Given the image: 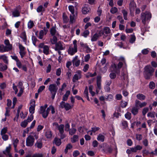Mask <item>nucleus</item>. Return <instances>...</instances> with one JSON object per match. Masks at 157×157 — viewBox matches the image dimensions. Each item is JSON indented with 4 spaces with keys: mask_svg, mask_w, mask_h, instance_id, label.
Listing matches in <instances>:
<instances>
[{
    "mask_svg": "<svg viewBox=\"0 0 157 157\" xmlns=\"http://www.w3.org/2000/svg\"><path fill=\"white\" fill-rule=\"evenodd\" d=\"M144 75L145 78L146 79H150L154 71V69L151 66L147 65L144 67Z\"/></svg>",
    "mask_w": 157,
    "mask_h": 157,
    "instance_id": "nucleus-1",
    "label": "nucleus"
},
{
    "mask_svg": "<svg viewBox=\"0 0 157 157\" xmlns=\"http://www.w3.org/2000/svg\"><path fill=\"white\" fill-rule=\"evenodd\" d=\"M48 89L52 95V99H54L58 89V87L55 84H50L49 86Z\"/></svg>",
    "mask_w": 157,
    "mask_h": 157,
    "instance_id": "nucleus-2",
    "label": "nucleus"
},
{
    "mask_svg": "<svg viewBox=\"0 0 157 157\" xmlns=\"http://www.w3.org/2000/svg\"><path fill=\"white\" fill-rule=\"evenodd\" d=\"M151 17V14L148 12L142 13L141 14V19L143 23L145 24L146 21L149 20Z\"/></svg>",
    "mask_w": 157,
    "mask_h": 157,
    "instance_id": "nucleus-3",
    "label": "nucleus"
},
{
    "mask_svg": "<svg viewBox=\"0 0 157 157\" xmlns=\"http://www.w3.org/2000/svg\"><path fill=\"white\" fill-rule=\"evenodd\" d=\"M73 45H71L68 50V53L71 55H73L77 51V41L74 40L73 41Z\"/></svg>",
    "mask_w": 157,
    "mask_h": 157,
    "instance_id": "nucleus-4",
    "label": "nucleus"
},
{
    "mask_svg": "<svg viewBox=\"0 0 157 157\" xmlns=\"http://www.w3.org/2000/svg\"><path fill=\"white\" fill-rule=\"evenodd\" d=\"M35 139L32 135H29L26 139V145L27 146H32L34 142Z\"/></svg>",
    "mask_w": 157,
    "mask_h": 157,
    "instance_id": "nucleus-5",
    "label": "nucleus"
},
{
    "mask_svg": "<svg viewBox=\"0 0 157 157\" xmlns=\"http://www.w3.org/2000/svg\"><path fill=\"white\" fill-rule=\"evenodd\" d=\"M73 106V105H71L68 103H66L63 101H62L60 103L59 107L62 109L64 108L66 111H67L71 109Z\"/></svg>",
    "mask_w": 157,
    "mask_h": 157,
    "instance_id": "nucleus-6",
    "label": "nucleus"
},
{
    "mask_svg": "<svg viewBox=\"0 0 157 157\" xmlns=\"http://www.w3.org/2000/svg\"><path fill=\"white\" fill-rule=\"evenodd\" d=\"M82 77V72L80 70L77 71L73 77L72 81L74 82H76L80 79Z\"/></svg>",
    "mask_w": 157,
    "mask_h": 157,
    "instance_id": "nucleus-7",
    "label": "nucleus"
},
{
    "mask_svg": "<svg viewBox=\"0 0 157 157\" xmlns=\"http://www.w3.org/2000/svg\"><path fill=\"white\" fill-rule=\"evenodd\" d=\"M147 105L146 102H141L138 100H136L135 101V105L137 108H141Z\"/></svg>",
    "mask_w": 157,
    "mask_h": 157,
    "instance_id": "nucleus-8",
    "label": "nucleus"
},
{
    "mask_svg": "<svg viewBox=\"0 0 157 157\" xmlns=\"http://www.w3.org/2000/svg\"><path fill=\"white\" fill-rule=\"evenodd\" d=\"M11 50V46L9 45V46H4L3 45H0V52L3 53L6 52H8Z\"/></svg>",
    "mask_w": 157,
    "mask_h": 157,
    "instance_id": "nucleus-9",
    "label": "nucleus"
},
{
    "mask_svg": "<svg viewBox=\"0 0 157 157\" xmlns=\"http://www.w3.org/2000/svg\"><path fill=\"white\" fill-rule=\"evenodd\" d=\"M35 102L34 100H32L31 101L30 104V106L29 108V111L32 114L34 112Z\"/></svg>",
    "mask_w": 157,
    "mask_h": 157,
    "instance_id": "nucleus-10",
    "label": "nucleus"
},
{
    "mask_svg": "<svg viewBox=\"0 0 157 157\" xmlns=\"http://www.w3.org/2000/svg\"><path fill=\"white\" fill-rule=\"evenodd\" d=\"M49 109H48V108L46 110V109L43 110L40 109L39 113L40 114H42V117L43 118H46L48 115L49 113Z\"/></svg>",
    "mask_w": 157,
    "mask_h": 157,
    "instance_id": "nucleus-11",
    "label": "nucleus"
},
{
    "mask_svg": "<svg viewBox=\"0 0 157 157\" xmlns=\"http://www.w3.org/2000/svg\"><path fill=\"white\" fill-rule=\"evenodd\" d=\"M78 58V56H75L72 60L73 65L77 67L79 66L80 63V60Z\"/></svg>",
    "mask_w": 157,
    "mask_h": 157,
    "instance_id": "nucleus-12",
    "label": "nucleus"
},
{
    "mask_svg": "<svg viewBox=\"0 0 157 157\" xmlns=\"http://www.w3.org/2000/svg\"><path fill=\"white\" fill-rule=\"evenodd\" d=\"M48 31V30L45 27H44L43 30H41L39 32V38L42 39L44 35H45Z\"/></svg>",
    "mask_w": 157,
    "mask_h": 157,
    "instance_id": "nucleus-13",
    "label": "nucleus"
},
{
    "mask_svg": "<svg viewBox=\"0 0 157 157\" xmlns=\"http://www.w3.org/2000/svg\"><path fill=\"white\" fill-rule=\"evenodd\" d=\"M110 70L111 72H114L117 74H119L120 72L119 70H118L117 65L115 64H113L111 65Z\"/></svg>",
    "mask_w": 157,
    "mask_h": 157,
    "instance_id": "nucleus-14",
    "label": "nucleus"
},
{
    "mask_svg": "<svg viewBox=\"0 0 157 157\" xmlns=\"http://www.w3.org/2000/svg\"><path fill=\"white\" fill-rule=\"evenodd\" d=\"M50 33L51 35L54 36L53 39H57L58 38L56 36L58 35V33L57 32L55 28L54 27H52L50 29Z\"/></svg>",
    "mask_w": 157,
    "mask_h": 157,
    "instance_id": "nucleus-15",
    "label": "nucleus"
},
{
    "mask_svg": "<svg viewBox=\"0 0 157 157\" xmlns=\"http://www.w3.org/2000/svg\"><path fill=\"white\" fill-rule=\"evenodd\" d=\"M90 11V9L88 7L87 5H85V6L82 7V11L83 14H86L89 12Z\"/></svg>",
    "mask_w": 157,
    "mask_h": 157,
    "instance_id": "nucleus-16",
    "label": "nucleus"
},
{
    "mask_svg": "<svg viewBox=\"0 0 157 157\" xmlns=\"http://www.w3.org/2000/svg\"><path fill=\"white\" fill-rule=\"evenodd\" d=\"M0 59H2L3 61V62L6 64H8L9 60L8 57L6 55L0 56Z\"/></svg>",
    "mask_w": 157,
    "mask_h": 157,
    "instance_id": "nucleus-17",
    "label": "nucleus"
},
{
    "mask_svg": "<svg viewBox=\"0 0 157 157\" xmlns=\"http://www.w3.org/2000/svg\"><path fill=\"white\" fill-rule=\"evenodd\" d=\"M136 4L133 0L131 1L129 4V9L130 12L134 11L136 8Z\"/></svg>",
    "mask_w": 157,
    "mask_h": 157,
    "instance_id": "nucleus-18",
    "label": "nucleus"
},
{
    "mask_svg": "<svg viewBox=\"0 0 157 157\" xmlns=\"http://www.w3.org/2000/svg\"><path fill=\"white\" fill-rule=\"evenodd\" d=\"M63 49L62 44L60 41L57 42L56 45L55 50L57 51L58 50H62Z\"/></svg>",
    "mask_w": 157,
    "mask_h": 157,
    "instance_id": "nucleus-19",
    "label": "nucleus"
},
{
    "mask_svg": "<svg viewBox=\"0 0 157 157\" xmlns=\"http://www.w3.org/2000/svg\"><path fill=\"white\" fill-rule=\"evenodd\" d=\"M142 148V147L141 146L137 145L136 147H131V150L132 151V152H137L138 150H140Z\"/></svg>",
    "mask_w": 157,
    "mask_h": 157,
    "instance_id": "nucleus-20",
    "label": "nucleus"
},
{
    "mask_svg": "<svg viewBox=\"0 0 157 157\" xmlns=\"http://www.w3.org/2000/svg\"><path fill=\"white\" fill-rule=\"evenodd\" d=\"M136 97L138 100L141 101L144 100L146 98V96L145 95L140 93H139L137 94L136 96Z\"/></svg>",
    "mask_w": 157,
    "mask_h": 157,
    "instance_id": "nucleus-21",
    "label": "nucleus"
},
{
    "mask_svg": "<svg viewBox=\"0 0 157 157\" xmlns=\"http://www.w3.org/2000/svg\"><path fill=\"white\" fill-rule=\"evenodd\" d=\"M101 77L100 76H99L97 77V87L99 90H100L101 88Z\"/></svg>",
    "mask_w": 157,
    "mask_h": 157,
    "instance_id": "nucleus-22",
    "label": "nucleus"
},
{
    "mask_svg": "<svg viewBox=\"0 0 157 157\" xmlns=\"http://www.w3.org/2000/svg\"><path fill=\"white\" fill-rule=\"evenodd\" d=\"M70 92L69 90L67 91L66 92V93L63 96V101H66L67 99L68 98V96L69 95H70Z\"/></svg>",
    "mask_w": 157,
    "mask_h": 157,
    "instance_id": "nucleus-23",
    "label": "nucleus"
},
{
    "mask_svg": "<svg viewBox=\"0 0 157 157\" xmlns=\"http://www.w3.org/2000/svg\"><path fill=\"white\" fill-rule=\"evenodd\" d=\"M103 34V33L102 31H100L98 33H95L93 36L92 39H97L98 38L99 36H101Z\"/></svg>",
    "mask_w": 157,
    "mask_h": 157,
    "instance_id": "nucleus-24",
    "label": "nucleus"
},
{
    "mask_svg": "<svg viewBox=\"0 0 157 157\" xmlns=\"http://www.w3.org/2000/svg\"><path fill=\"white\" fill-rule=\"evenodd\" d=\"M83 95L84 97L86 98L87 100L88 101H90V100L88 96L89 94L88 90V88L87 86L85 88V89L84 91Z\"/></svg>",
    "mask_w": 157,
    "mask_h": 157,
    "instance_id": "nucleus-25",
    "label": "nucleus"
},
{
    "mask_svg": "<svg viewBox=\"0 0 157 157\" xmlns=\"http://www.w3.org/2000/svg\"><path fill=\"white\" fill-rule=\"evenodd\" d=\"M105 147L103 149L104 151L106 152H111L112 151V149L111 147L108 146L106 145V144H105Z\"/></svg>",
    "mask_w": 157,
    "mask_h": 157,
    "instance_id": "nucleus-26",
    "label": "nucleus"
},
{
    "mask_svg": "<svg viewBox=\"0 0 157 157\" xmlns=\"http://www.w3.org/2000/svg\"><path fill=\"white\" fill-rule=\"evenodd\" d=\"M131 112L134 115L137 114L138 112V109L137 107H133L132 108Z\"/></svg>",
    "mask_w": 157,
    "mask_h": 157,
    "instance_id": "nucleus-27",
    "label": "nucleus"
},
{
    "mask_svg": "<svg viewBox=\"0 0 157 157\" xmlns=\"http://www.w3.org/2000/svg\"><path fill=\"white\" fill-rule=\"evenodd\" d=\"M37 11L40 13V12H43L45 11V9L42 5L39 6L36 9Z\"/></svg>",
    "mask_w": 157,
    "mask_h": 157,
    "instance_id": "nucleus-28",
    "label": "nucleus"
},
{
    "mask_svg": "<svg viewBox=\"0 0 157 157\" xmlns=\"http://www.w3.org/2000/svg\"><path fill=\"white\" fill-rule=\"evenodd\" d=\"M43 52L46 55H48L49 54V48L48 46L45 45L43 47Z\"/></svg>",
    "mask_w": 157,
    "mask_h": 157,
    "instance_id": "nucleus-29",
    "label": "nucleus"
},
{
    "mask_svg": "<svg viewBox=\"0 0 157 157\" xmlns=\"http://www.w3.org/2000/svg\"><path fill=\"white\" fill-rule=\"evenodd\" d=\"M7 68V67L6 65L0 63V71H4L6 70Z\"/></svg>",
    "mask_w": 157,
    "mask_h": 157,
    "instance_id": "nucleus-30",
    "label": "nucleus"
},
{
    "mask_svg": "<svg viewBox=\"0 0 157 157\" xmlns=\"http://www.w3.org/2000/svg\"><path fill=\"white\" fill-rule=\"evenodd\" d=\"M54 142L57 146H59L61 144V140L56 137L54 139Z\"/></svg>",
    "mask_w": 157,
    "mask_h": 157,
    "instance_id": "nucleus-31",
    "label": "nucleus"
},
{
    "mask_svg": "<svg viewBox=\"0 0 157 157\" xmlns=\"http://www.w3.org/2000/svg\"><path fill=\"white\" fill-rule=\"evenodd\" d=\"M12 15L14 17H18L20 16V12L17 10L16 9L13 12Z\"/></svg>",
    "mask_w": 157,
    "mask_h": 157,
    "instance_id": "nucleus-32",
    "label": "nucleus"
},
{
    "mask_svg": "<svg viewBox=\"0 0 157 157\" xmlns=\"http://www.w3.org/2000/svg\"><path fill=\"white\" fill-rule=\"evenodd\" d=\"M69 131V134L71 135H72L75 134L76 131V129L73 127L70 129Z\"/></svg>",
    "mask_w": 157,
    "mask_h": 157,
    "instance_id": "nucleus-33",
    "label": "nucleus"
},
{
    "mask_svg": "<svg viewBox=\"0 0 157 157\" xmlns=\"http://www.w3.org/2000/svg\"><path fill=\"white\" fill-rule=\"evenodd\" d=\"M45 136L47 138H50L52 136V133L50 131H48L45 133Z\"/></svg>",
    "mask_w": 157,
    "mask_h": 157,
    "instance_id": "nucleus-34",
    "label": "nucleus"
},
{
    "mask_svg": "<svg viewBox=\"0 0 157 157\" xmlns=\"http://www.w3.org/2000/svg\"><path fill=\"white\" fill-rule=\"evenodd\" d=\"M97 139L98 141L103 142L104 140L105 137L103 135L100 134L98 136Z\"/></svg>",
    "mask_w": 157,
    "mask_h": 157,
    "instance_id": "nucleus-35",
    "label": "nucleus"
},
{
    "mask_svg": "<svg viewBox=\"0 0 157 157\" xmlns=\"http://www.w3.org/2000/svg\"><path fill=\"white\" fill-rule=\"evenodd\" d=\"M64 125L63 124H60L58 127V128L59 130L60 133H62L64 132Z\"/></svg>",
    "mask_w": 157,
    "mask_h": 157,
    "instance_id": "nucleus-36",
    "label": "nucleus"
},
{
    "mask_svg": "<svg viewBox=\"0 0 157 157\" xmlns=\"http://www.w3.org/2000/svg\"><path fill=\"white\" fill-rule=\"evenodd\" d=\"M78 140V136L77 135H74L73 137L71 138V141L72 143H74Z\"/></svg>",
    "mask_w": 157,
    "mask_h": 157,
    "instance_id": "nucleus-37",
    "label": "nucleus"
},
{
    "mask_svg": "<svg viewBox=\"0 0 157 157\" xmlns=\"http://www.w3.org/2000/svg\"><path fill=\"white\" fill-rule=\"evenodd\" d=\"M110 30L109 28L107 27H105L103 29V31H102L103 33V34L104 33H105V34H108L110 32Z\"/></svg>",
    "mask_w": 157,
    "mask_h": 157,
    "instance_id": "nucleus-38",
    "label": "nucleus"
},
{
    "mask_svg": "<svg viewBox=\"0 0 157 157\" xmlns=\"http://www.w3.org/2000/svg\"><path fill=\"white\" fill-rule=\"evenodd\" d=\"M72 147V146L71 144H68L66 147L65 149V153H67L68 151V150L71 149Z\"/></svg>",
    "mask_w": 157,
    "mask_h": 157,
    "instance_id": "nucleus-39",
    "label": "nucleus"
},
{
    "mask_svg": "<svg viewBox=\"0 0 157 157\" xmlns=\"http://www.w3.org/2000/svg\"><path fill=\"white\" fill-rule=\"evenodd\" d=\"M122 13L123 14L124 19L125 20H127V15L128 14V12L127 11L125 10H122Z\"/></svg>",
    "mask_w": 157,
    "mask_h": 157,
    "instance_id": "nucleus-40",
    "label": "nucleus"
},
{
    "mask_svg": "<svg viewBox=\"0 0 157 157\" xmlns=\"http://www.w3.org/2000/svg\"><path fill=\"white\" fill-rule=\"evenodd\" d=\"M34 25V23L33 21L30 20L28 23V28L30 29L32 28Z\"/></svg>",
    "mask_w": 157,
    "mask_h": 157,
    "instance_id": "nucleus-41",
    "label": "nucleus"
},
{
    "mask_svg": "<svg viewBox=\"0 0 157 157\" xmlns=\"http://www.w3.org/2000/svg\"><path fill=\"white\" fill-rule=\"evenodd\" d=\"M48 109H49V112L51 110V113L52 114H53L55 113L54 107L52 105H50L48 107Z\"/></svg>",
    "mask_w": 157,
    "mask_h": 157,
    "instance_id": "nucleus-42",
    "label": "nucleus"
},
{
    "mask_svg": "<svg viewBox=\"0 0 157 157\" xmlns=\"http://www.w3.org/2000/svg\"><path fill=\"white\" fill-rule=\"evenodd\" d=\"M121 106L122 108H125L128 104V102L124 101H121Z\"/></svg>",
    "mask_w": 157,
    "mask_h": 157,
    "instance_id": "nucleus-43",
    "label": "nucleus"
},
{
    "mask_svg": "<svg viewBox=\"0 0 157 157\" xmlns=\"http://www.w3.org/2000/svg\"><path fill=\"white\" fill-rule=\"evenodd\" d=\"M69 10L71 12V14H74L75 9L74 7L72 6H68Z\"/></svg>",
    "mask_w": 157,
    "mask_h": 157,
    "instance_id": "nucleus-44",
    "label": "nucleus"
},
{
    "mask_svg": "<svg viewBox=\"0 0 157 157\" xmlns=\"http://www.w3.org/2000/svg\"><path fill=\"white\" fill-rule=\"evenodd\" d=\"M19 53L21 58H22L25 55L26 52L25 50L20 51Z\"/></svg>",
    "mask_w": 157,
    "mask_h": 157,
    "instance_id": "nucleus-45",
    "label": "nucleus"
},
{
    "mask_svg": "<svg viewBox=\"0 0 157 157\" xmlns=\"http://www.w3.org/2000/svg\"><path fill=\"white\" fill-rule=\"evenodd\" d=\"M11 146L10 145H9V146L8 147H6V149L5 151L3 152L4 153V154H6V153L8 154H9V152L10 151V149H11Z\"/></svg>",
    "mask_w": 157,
    "mask_h": 157,
    "instance_id": "nucleus-46",
    "label": "nucleus"
},
{
    "mask_svg": "<svg viewBox=\"0 0 157 157\" xmlns=\"http://www.w3.org/2000/svg\"><path fill=\"white\" fill-rule=\"evenodd\" d=\"M28 123V121H27L26 120H25L21 123V125L22 127L25 128L26 126Z\"/></svg>",
    "mask_w": 157,
    "mask_h": 157,
    "instance_id": "nucleus-47",
    "label": "nucleus"
},
{
    "mask_svg": "<svg viewBox=\"0 0 157 157\" xmlns=\"http://www.w3.org/2000/svg\"><path fill=\"white\" fill-rule=\"evenodd\" d=\"M116 73L113 72H112L109 74L110 77L111 79H114L116 76Z\"/></svg>",
    "mask_w": 157,
    "mask_h": 157,
    "instance_id": "nucleus-48",
    "label": "nucleus"
},
{
    "mask_svg": "<svg viewBox=\"0 0 157 157\" xmlns=\"http://www.w3.org/2000/svg\"><path fill=\"white\" fill-rule=\"evenodd\" d=\"M149 109L148 107L144 108L142 110V113L143 115L144 116L145 115L147 112L148 111Z\"/></svg>",
    "mask_w": 157,
    "mask_h": 157,
    "instance_id": "nucleus-49",
    "label": "nucleus"
},
{
    "mask_svg": "<svg viewBox=\"0 0 157 157\" xmlns=\"http://www.w3.org/2000/svg\"><path fill=\"white\" fill-rule=\"evenodd\" d=\"M36 145L38 148H41L42 146L41 142V141H37L36 144Z\"/></svg>",
    "mask_w": 157,
    "mask_h": 157,
    "instance_id": "nucleus-50",
    "label": "nucleus"
},
{
    "mask_svg": "<svg viewBox=\"0 0 157 157\" xmlns=\"http://www.w3.org/2000/svg\"><path fill=\"white\" fill-rule=\"evenodd\" d=\"M131 113L129 112H127L125 114V118L127 119L128 120H130L131 118Z\"/></svg>",
    "mask_w": 157,
    "mask_h": 157,
    "instance_id": "nucleus-51",
    "label": "nucleus"
},
{
    "mask_svg": "<svg viewBox=\"0 0 157 157\" xmlns=\"http://www.w3.org/2000/svg\"><path fill=\"white\" fill-rule=\"evenodd\" d=\"M7 128L6 127L3 128L1 131V134H5L7 132Z\"/></svg>",
    "mask_w": 157,
    "mask_h": 157,
    "instance_id": "nucleus-52",
    "label": "nucleus"
},
{
    "mask_svg": "<svg viewBox=\"0 0 157 157\" xmlns=\"http://www.w3.org/2000/svg\"><path fill=\"white\" fill-rule=\"evenodd\" d=\"M155 112H149L147 114V116L148 117H150L151 118H154L155 117Z\"/></svg>",
    "mask_w": 157,
    "mask_h": 157,
    "instance_id": "nucleus-53",
    "label": "nucleus"
},
{
    "mask_svg": "<svg viewBox=\"0 0 157 157\" xmlns=\"http://www.w3.org/2000/svg\"><path fill=\"white\" fill-rule=\"evenodd\" d=\"M149 88L152 89H154L155 87V84L153 82H150L149 84Z\"/></svg>",
    "mask_w": 157,
    "mask_h": 157,
    "instance_id": "nucleus-54",
    "label": "nucleus"
},
{
    "mask_svg": "<svg viewBox=\"0 0 157 157\" xmlns=\"http://www.w3.org/2000/svg\"><path fill=\"white\" fill-rule=\"evenodd\" d=\"M117 11V8L115 7L112 8L110 10V12L113 14L116 13Z\"/></svg>",
    "mask_w": 157,
    "mask_h": 157,
    "instance_id": "nucleus-55",
    "label": "nucleus"
},
{
    "mask_svg": "<svg viewBox=\"0 0 157 157\" xmlns=\"http://www.w3.org/2000/svg\"><path fill=\"white\" fill-rule=\"evenodd\" d=\"M33 119V114H31L30 117H28L27 119L26 120L28 122H29L31 121Z\"/></svg>",
    "mask_w": 157,
    "mask_h": 157,
    "instance_id": "nucleus-56",
    "label": "nucleus"
},
{
    "mask_svg": "<svg viewBox=\"0 0 157 157\" xmlns=\"http://www.w3.org/2000/svg\"><path fill=\"white\" fill-rule=\"evenodd\" d=\"M109 65L107 63L106 65L103 68H101V70L104 73L105 72L107 71V67Z\"/></svg>",
    "mask_w": 157,
    "mask_h": 157,
    "instance_id": "nucleus-57",
    "label": "nucleus"
},
{
    "mask_svg": "<svg viewBox=\"0 0 157 157\" xmlns=\"http://www.w3.org/2000/svg\"><path fill=\"white\" fill-rule=\"evenodd\" d=\"M78 130L80 132L83 133L86 129L84 127H80L78 128Z\"/></svg>",
    "mask_w": 157,
    "mask_h": 157,
    "instance_id": "nucleus-58",
    "label": "nucleus"
},
{
    "mask_svg": "<svg viewBox=\"0 0 157 157\" xmlns=\"http://www.w3.org/2000/svg\"><path fill=\"white\" fill-rule=\"evenodd\" d=\"M74 14L70 15V21L71 23H73L74 21Z\"/></svg>",
    "mask_w": 157,
    "mask_h": 157,
    "instance_id": "nucleus-59",
    "label": "nucleus"
},
{
    "mask_svg": "<svg viewBox=\"0 0 157 157\" xmlns=\"http://www.w3.org/2000/svg\"><path fill=\"white\" fill-rule=\"evenodd\" d=\"M79 152L78 151H75L73 152V156L74 157H76L79 155Z\"/></svg>",
    "mask_w": 157,
    "mask_h": 157,
    "instance_id": "nucleus-60",
    "label": "nucleus"
},
{
    "mask_svg": "<svg viewBox=\"0 0 157 157\" xmlns=\"http://www.w3.org/2000/svg\"><path fill=\"white\" fill-rule=\"evenodd\" d=\"M117 18L118 19L121 23H123L124 22V20L123 19L122 17L120 15L118 16L117 17Z\"/></svg>",
    "mask_w": 157,
    "mask_h": 157,
    "instance_id": "nucleus-61",
    "label": "nucleus"
},
{
    "mask_svg": "<svg viewBox=\"0 0 157 157\" xmlns=\"http://www.w3.org/2000/svg\"><path fill=\"white\" fill-rule=\"evenodd\" d=\"M16 65L19 68H21L22 64L19 60L16 62Z\"/></svg>",
    "mask_w": 157,
    "mask_h": 157,
    "instance_id": "nucleus-62",
    "label": "nucleus"
},
{
    "mask_svg": "<svg viewBox=\"0 0 157 157\" xmlns=\"http://www.w3.org/2000/svg\"><path fill=\"white\" fill-rule=\"evenodd\" d=\"M45 88V86H40L38 90V93L41 92Z\"/></svg>",
    "mask_w": 157,
    "mask_h": 157,
    "instance_id": "nucleus-63",
    "label": "nucleus"
},
{
    "mask_svg": "<svg viewBox=\"0 0 157 157\" xmlns=\"http://www.w3.org/2000/svg\"><path fill=\"white\" fill-rule=\"evenodd\" d=\"M89 68V65L88 64H86L84 66L83 68V71L86 72L87 71Z\"/></svg>",
    "mask_w": 157,
    "mask_h": 157,
    "instance_id": "nucleus-64",
    "label": "nucleus"
}]
</instances>
